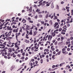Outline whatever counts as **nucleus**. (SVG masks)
Here are the masks:
<instances>
[{
    "label": "nucleus",
    "mask_w": 73,
    "mask_h": 73,
    "mask_svg": "<svg viewBox=\"0 0 73 73\" xmlns=\"http://www.w3.org/2000/svg\"><path fill=\"white\" fill-rule=\"evenodd\" d=\"M52 36L49 35L48 38V40H49V39H52Z\"/></svg>",
    "instance_id": "20e7f679"
},
{
    "label": "nucleus",
    "mask_w": 73,
    "mask_h": 73,
    "mask_svg": "<svg viewBox=\"0 0 73 73\" xmlns=\"http://www.w3.org/2000/svg\"><path fill=\"white\" fill-rule=\"evenodd\" d=\"M60 53H61V52L60 51H59L58 52L57 54H58V55H60Z\"/></svg>",
    "instance_id": "e433bc0d"
},
{
    "label": "nucleus",
    "mask_w": 73,
    "mask_h": 73,
    "mask_svg": "<svg viewBox=\"0 0 73 73\" xmlns=\"http://www.w3.org/2000/svg\"><path fill=\"white\" fill-rule=\"evenodd\" d=\"M65 52H66V51H62V53L63 54H68V52H66V53Z\"/></svg>",
    "instance_id": "423d86ee"
},
{
    "label": "nucleus",
    "mask_w": 73,
    "mask_h": 73,
    "mask_svg": "<svg viewBox=\"0 0 73 73\" xmlns=\"http://www.w3.org/2000/svg\"><path fill=\"white\" fill-rule=\"evenodd\" d=\"M40 11V9H37V10H36V12H39Z\"/></svg>",
    "instance_id": "1a4fd4ad"
},
{
    "label": "nucleus",
    "mask_w": 73,
    "mask_h": 73,
    "mask_svg": "<svg viewBox=\"0 0 73 73\" xmlns=\"http://www.w3.org/2000/svg\"><path fill=\"white\" fill-rule=\"evenodd\" d=\"M20 35V33L19 32L17 35H18V36H19Z\"/></svg>",
    "instance_id": "ea45409f"
},
{
    "label": "nucleus",
    "mask_w": 73,
    "mask_h": 73,
    "mask_svg": "<svg viewBox=\"0 0 73 73\" xmlns=\"http://www.w3.org/2000/svg\"><path fill=\"white\" fill-rule=\"evenodd\" d=\"M51 49H52V50L54 51V50L55 48H52Z\"/></svg>",
    "instance_id": "a18cd8bd"
},
{
    "label": "nucleus",
    "mask_w": 73,
    "mask_h": 73,
    "mask_svg": "<svg viewBox=\"0 0 73 73\" xmlns=\"http://www.w3.org/2000/svg\"><path fill=\"white\" fill-rule=\"evenodd\" d=\"M46 43H49V44H50V41H48L46 42Z\"/></svg>",
    "instance_id": "603ef678"
},
{
    "label": "nucleus",
    "mask_w": 73,
    "mask_h": 73,
    "mask_svg": "<svg viewBox=\"0 0 73 73\" xmlns=\"http://www.w3.org/2000/svg\"><path fill=\"white\" fill-rule=\"evenodd\" d=\"M72 15H73V10H71Z\"/></svg>",
    "instance_id": "4c0bfd02"
},
{
    "label": "nucleus",
    "mask_w": 73,
    "mask_h": 73,
    "mask_svg": "<svg viewBox=\"0 0 73 73\" xmlns=\"http://www.w3.org/2000/svg\"><path fill=\"white\" fill-rule=\"evenodd\" d=\"M10 70H11V71H12V70L13 69L12 68V67H11L10 68Z\"/></svg>",
    "instance_id": "13d9d810"
},
{
    "label": "nucleus",
    "mask_w": 73,
    "mask_h": 73,
    "mask_svg": "<svg viewBox=\"0 0 73 73\" xmlns=\"http://www.w3.org/2000/svg\"><path fill=\"white\" fill-rule=\"evenodd\" d=\"M29 33L30 35H32V32H29Z\"/></svg>",
    "instance_id": "79ce46f5"
},
{
    "label": "nucleus",
    "mask_w": 73,
    "mask_h": 73,
    "mask_svg": "<svg viewBox=\"0 0 73 73\" xmlns=\"http://www.w3.org/2000/svg\"><path fill=\"white\" fill-rule=\"evenodd\" d=\"M49 15V12H48L45 16V18H46V19H47V17H48Z\"/></svg>",
    "instance_id": "7ed1b4c3"
},
{
    "label": "nucleus",
    "mask_w": 73,
    "mask_h": 73,
    "mask_svg": "<svg viewBox=\"0 0 73 73\" xmlns=\"http://www.w3.org/2000/svg\"><path fill=\"white\" fill-rule=\"evenodd\" d=\"M73 37H71V38H70V40H73Z\"/></svg>",
    "instance_id": "774afa93"
},
{
    "label": "nucleus",
    "mask_w": 73,
    "mask_h": 73,
    "mask_svg": "<svg viewBox=\"0 0 73 73\" xmlns=\"http://www.w3.org/2000/svg\"><path fill=\"white\" fill-rule=\"evenodd\" d=\"M0 46L2 47H0V48L1 49H3V48H5V46L4 44H0Z\"/></svg>",
    "instance_id": "f257e3e1"
},
{
    "label": "nucleus",
    "mask_w": 73,
    "mask_h": 73,
    "mask_svg": "<svg viewBox=\"0 0 73 73\" xmlns=\"http://www.w3.org/2000/svg\"><path fill=\"white\" fill-rule=\"evenodd\" d=\"M57 42H56L55 43H54V45H57Z\"/></svg>",
    "instance_id": "bf43d9fd"
},
{
    "label": "nucleus",
    "mask_w": 73,
    "mask_h": 73,
    "mask_svg": "<svg viewBox=\"0 0 73 73\" xmlns=\"http://www.w3.org/2000/svg\"><path fill=\"white\" fill-rule=\"evenodd\" d=\"M19 29L18 28H17L16 30L15 31V32L16 33H17V32L18 31V30Z\"/></svg>",
    "instance_id": "7c9ffc66"
},
{
    "label": "nucleus",
    "mask_w": 73,
    "mask_h": 73,
    "mask_svg": "<svg viewBox=\"0 0 73 73\" xmlns=\"http://www.w3.org/2000/svg\"><path fill=\"white\" fill-rule=\"evenodd\" d=\"M6 42H5L3 43V44H4V45H6Z\"/></svg>",
    "instance_id": "09e8293b"
},
{
    "label": "nucleus",
    "mask_w": 73,
    "mask_h": 73,
    "mask_svg": "<svg viewBox=\"0 0 73 73\" xmlns=\"http://www.w3.org/2000/svg\"><path fill=\"white\" fill-rule=\"evenodd\" d=\"M7 28L8 29V30H10L11 29V27H9V26H8L7 27Z\"/></svg>",
    "instance_id": "4468645a"
},
{
    "label": "nucleus",
    "mask_w": 73,
    "mask_h": 73,
    "mask_svg": "<svg viewBox=\"0 0 73 73\" xmlns=\"http://www.w3.org/2000/svg\"><path fill=\"white\" fill-rule=\"evenodd\" d=\"M65 64V62L62 63L61 64H60L59 65L60 66H62L63 65V64Z\"/></svg>",
    "instance_id": "6e6552de"
},
{
    "label": "nucleus",
    "mask_w": 73,
    "mask_h": 73,
    "mask_svg": "<svg viewBox=\"0 0 73 73\" xmlns=\"http://www.w3.org/2000/svg\"><path fill=\"white\" fill-rule=\"evenodd\" d=\"M58 23H56L54 24L55 25L54 26V27L56 28V26H57V25H58Z\"/></svg>",
    "instance_id": "39448f33"
},
{
    "label": "nucleus",
    "mask_w": 73,
    "mask_h": 73,
    "mask_svg": "<svg viewBox=\"0 0 73 73\" xmlns=\"http://www.w3.org/2000/svg\"><path fill=\"white\" fill-rule=\"evenodd\" d=\"M62 29L61 28H60L59 29V32H61V30H62Z\"/></svg>",
    "instance_id": "c85d7f7f"
},
{
    "label": "nucleus",
    "mask_w": 73,
    "mask_h": 73,
    "mask_svg": "<svg viewBox=\"0 0 73 73\" xmlns=\"http://www.w3.org/2000/svg\"><path fill=\"white\" fill-rule=\"evenodd\" d=\"M17 34H18V33H17L15 34V35L16 36V39H17V36H18L17 35Z\"/></svg>",
    "instance_id": "393cba45"
},
{
    "label": "nucleus",
    "mask_w": 73,
    "mask_h": 73,
    "mask_svg": "<svg viewBox=\"0 0 73 73\" xmlns=\"http://www.w3.org/2000/svg\"><path fill=\"white\" fill-rule=\"evenodd\" d=\"M51 8L52 9L54 8V5H53V3H52L51 4Z\"/></svg>",
    "instance_id": "0eeeda50"
},
{
    "label": "nucleus",
    "mask_w": 73,
    "mask_h": 73,
    "mask_svg": "<svg viewBox=\"0 0 73 73\" xmlns=\"http://www.w3.org/2000/svg\"><path fill=\"white\" fill-rule=\"evenodd\" d=\"M67 28V27H66V25H65L63 27V28Z\"/></svg>",
    "instance_id": "cd10ccee"
},
{
    "label": "nucleus",
    "mask_w": 73,
    "mask_h": 73,
    "mask_svg": "<svg viewBox=\"0 0 73 73\" xmlns=\"http://www.w3.org/2000/svg\"><path fill=\"white\" fill-rule=\"evenodd\" d=\"M10 54H10L9 53H8L7 54V56L8 57H9V56H10Z\"/></svg>",
    "instance_id": "de8ad7c7"
},
{
    "label": "nucleus",
    "mask_w": 73,
    "mask_h": 73,
    "mask_svg": "<svg viewBox=\"0 0 73 73\" xmlns=\"http://www.w3.org/2000/svg\"><path fill=\"white\" fill-rule=\"evenodd\" d=\"M5 36L6 37H8L10 36V35H9V33H8L7 32H6L5 33Z\"/></svg>",
    "instance_id": "f03ea898"
},
{
    "label": "nucleus",
    "mask_w": 73,
    "mask_h": 73,
    "mask_svg": "<svg viewBox=\"0 0 73 73\" xmlns=\"http://www.w3.org/2000/svg\"><path fill=\"white\" fill-rule=\"evenodd\" d=\"M35 61V59H33L31 60V61L33 62Z\"/></svg>",
    "instance_id": "3c124183"
},
{
    "label": "nucleus",
    "mask_w": 73,
    "mask_h": 73,
    "mask_svg": "<svg viewBox=\"0 0 73 73\" xmlns=\"http://www.w3.org/2000/svg\"><path fill=\"white\" fill-rule=\"evenodd\" d=\"M54 16V17L55 18H54V20H56V19H57V16Z\"/></svg>",
    "instance_id": "5701e85b"
},
{
    "label": "nucleus",
    "mask_w": 73,
    "mask_h": 73,
    "mask_svg": "<svg viewBox=\"0 0 73 73\" xmlns=\"http://www.w3.org/2000/svg\"><path fill=\"white\" fill-rule=\"evenodd\" d=\"M25 21V19H22V23H23V21Z\"/></svg>",
    "instance_id": "473e14b6"
},
{
    "label": "nucleus",
    "mask_w": 73,
    "mask_h": 73,
    "mask_svg": "<svg viewBox=\"0 0 73 73\" xmlns=\"http://www.w3.org/2000/svg\"><path fill=\"white\" fill-rule=\"evenodd\" d=\"M11 67L13 68V69H14L15 68V66H12Z\"/></svg>",
    "instance_id": "0e129e2a"
},
{
    "label": "nucleus",
    "mask_w": 73,
    "mask_h": 73,
    "mask_svg": "<svg viewBox=\"0 0 73 73\" xmlns=\"http://www.w3.org/2000/svg\"><path fill=\"white\" fill-rule=\"evenodd\" d=\"M12 45L10 46V47H13V46H14V45H13V44H15V43H12Z\"/></svg>",
    "instance_id": "6ab92c4d"
},
{
    "label": "nucleus",
    "mask_w": 73,
    "mask_h": 73,
    "mask_svg": "<svg viewBox=\"0 0 73 73\" xmlns=\"http://www.w3.org/2000/svg\"><path fill=\"white\" fill-rule=\"evenodd\" d=\"M43 60L42 59H41L40 60V63L41 64H42V63L43 62Z\"/></svg>",
    "instance_id": "a878e982"
},
{
    "label": "nucleus",
    "mask_w": 73,
    "mask_h": 73,
    "mask_svg": "<svg viewBox=\"0 0 73 73\" xmlns=\"http://www.w3.org/2000/svg\"><path fill=\"white\" fill-rule=\"evenodd\" d=\"M2 36L3 37H5V35L3 34L2 35H1L0 36V38H1Z\"/></svg>",
    "instance_id": "9d476101"
},
{
    "label": "nucleus",
    "mask_w": 73,
    "mask_h": 73,
    "mask_svg": "<svg viewBox=\"0 0 73 73\" xmlns=\"http://www.w3.org/2000/svg\"><path fill=\"white\" fill-rule=\"evenodd\" d=\"M35 19H37V15H36L35 16Z\"/></svg>",
    "instance_id": "680f3d73"
},
{
    "label": "nucleus",
    "mask_w": 73,
    "mask_h": 73,
    "mask_svg": "<svg viewBox=\"0 0 73 73\" xmlns=\"http://www.w3.org/2000/svg\"><path fill=\"white\" fill-rule=\"evenodd\" d=\"M40 69H39V70H38L35 73H37L38 72L40 71Z\"/></svg>",
    "instance_id": "2f4dec72"
},
{
    "label": "nucleus",
    "mask_w": 73,
    "mask_h": 73,
    "mask_svg": "<svg viewBox=\"0 0 73 73\" xmlns=\"http://www.w3.org/2000/svg\"><path fill=\"white\" fill-rule=\"evenodd\" d=\"M67 50H68V51H70V48H67Z\"/></svg>",
    "instance_id": "49530a36"
},
{
    "label": "nucleus",
    "mask_w": 73,
    "mask_h": 73,
    "mask_svg": "<svg viewBox=\"0 0 73 73\" xmlns=\"http://www.w3.org/2000/svg\"><path fill=\"white\" fill-rule=\"evenodd\" d=\"M71 21H70V23H72L73 22L72 19L71 18Z\"/></svg>",
    "instance_id": "c9c22d12"
},
{
    "label": "nucleus",
    "mask_w": 73,
    "mask_h": 73,
    "mask_svg": "<svg viewBox=\"0 0 73 73\" xmlns=\"http://www.w3.org/2000/svg\"><path fill=\"white\" fill-rule=\"evenodd\" d=\"M56 9H58H58H59V6H58V5H56Z\"/></svg>",
    "instance_id": "ddd939ff"
},
{
    "label": "nucleus",
    "mask_w": 73,
    "mask_h": 73,
    "mask_svg": "<svg viewBox=\"0 0 73 73\" xmlns=\"http://www.w3.org/2000/svg\"><path fill=\"white\" fill-rule=\"evenodd\" d=\"M66 68H68V69H70V66H67Z\"/></svg>",
    "instance_id": "a211bd4d"
},
{
    "label": "nucleus",
    "mask_w": 73,
    "mask_h": 73,
    "mask_svg": "<svg viewBox=\"0 0 73 73\" xmlns=\"http://www.w3.org/2000/svg\"><path fill=\"white\" fill-rule=\"evenodd\" d=\"M61 34H63V35H65V33H64L63 32H62L61 33Z\"/></svg>",
    "instance_id": "8fccbe9b"
},
{
    "label": "nucleus",
    "mask_w": 73,
    "mask_h": 73,
    "mask_svg": "<svg viewBox=\"0 0 73 73\" xmlns=\"http://www.w3.org/2000/svg\"><path fill=\"white\" fill-rule=\"evenodd\" d=\"M19 32H21V33L22 32V29L21 28V29L19 31Z\"/></svg>",
    "instance_id": "a19ab883"
},
{
    "label": "nucleus",
    "mask_w": 73,
    "mask_h": 73,
    "mask_svg": "<svg viewBox=\"0 0 73 73\" xmlns=\"http://www.w3.org/2000/svg\"><path fill=\"white\" fill-rule=\"evenodd\" d=\"M55 42H56V40H54L52 41L53 43H54Z\"/></svg>",
    "instance_id": "37998d69"
},
{
    "label": "nucleus",
    "mask_w": 73,
    "mask_h": 73,
    "mask_svg": "<svg viewBox=\"0 0 73 73\" xmlns=\"http://www.w3.org/2000/svg\"><path fill=\"white\" fill-rule=\"evenodd\" d=\"M9 51L10 52H12V49H11V48H9Z\"/></svg>",
    "instance_id": "aec40b11"
},
{
    "label": "nucleus",
    "mask_w": 73,
    "mask_h": 73,
    "mask_svg": "<svg viewBox=\"0 0 73 73\" xmlns=\"http://www.w3.org/2000/svg\"><path fill=\"white\" fill-rule=\"evenodd\" d=\"M33 7L35 8V9H37V5H33Z\"/></svg>",
    "instance_id": "f8f14e48"
},
{
    "label": "nucleus",
    "mask_w": 73,
    "mask_h": 73,
    "mask_svg": "<svg viewBox=\"0 0 73 73\" xmlns=\"http://www.w3.org/2000/svg\"><path fill=\"white\" fill-rule=\"evenodd\" d=\"M53 37H54L55 35H56V34L55 33H52Z\"/></svg>",
    "instance_id": "b1692460"
},
{
    "label": "nucleus",
    "mask_w": 73,
    "mask_h": 73,
    "mask_svg": "<svg viewBox=\"0 0 73 73\" xmlns=\"http://www.w3.org/2000/svg\"><path fill=\"white\" fill-rule=\"evenodd\" d=\"M50 3L47 4L46 5V7H48L49 5H50Z\"/></svg>",
    "instance_id": "412c9836"
},
{
    "label": "nucleus",
    "mask_w": 73,
    "mask_h": 73,
    "mask_svg": "<svg viewBox=\"0 0 73 73\" xmlns=\"http://www.w3.org/2000/svg\"><path fill=\"white\" fill-rule=\"evenodd\" d=\"M38 65H39L38 64H35L33 66L34 68H35V66H38Z\"/></svg>",
    "instance_id": "f3484780"
},
{
    "label": "nucleus",
    "mask_w": 73,
    "mask_h": 73,
    "mask_svg": "<svg viewBox=\"0 0 73 73\" xmlns=\"http://www.w3.org/2000/svg\"><path fill=\"white\" fill-rule=\"evenodd\" d=\"M4 64V62L3 61H1V64L2 65H3Z\"/></svg>",
    "instance_id": "bb28decb"
},
{
    "label": "nucleus",
    "mask_w": 73,
    "mask_h": 73,
    "mask_svg": "<svg viewBox=\"0 0 73 73\" xmlns=\"http://www.w3.org/2000/svg\"><path fill=\"white\" fill-rule=\"evenodd\" d=\"M21 59H22V60H24V57L23 56H22L21 58Z\"/></svg>",
    "instance_id": "052dcab7"
},
{
    "label": "nucleus",
    "mask_w": 73,
    "mask_h": 73,
    "mask_svg": "<svg viewBox=\"0 0 73 73\" xmlns=\"http://www.w3.org/2000/svg\"><path fill=\"white\" fill-rule=\"evenodd\" d=\"M39 16L40 17H42V15H41L40 14V15H39Z\"/></svg>",
    "instance_id": "e2e57ef3"
},
{
    "label": "nucleus",
    "mask_w": 73,
    "mask_h": 73,
    "mask_svg": "<svg viewBox=\"0 0 73 73\" xmlns=\"http://www.w3.org/2000/svg\"><path fill=\"white\" fill-rule=\"evenodd\" d=\"M45 1H44L43 2V4H42V7H43V6H44V5H45Z\"/></svg>",
    "instance_id": "9b49d317"
},
{
    "label": "nucleus",
    "mask_w": 73,
    "mask_h": 73,
    "mask_svg": "<svg viewBox=\"0 0 73 73\" xmlns=\"http://www.w3.org/2000/svg\"><path fill=\"white\" fill-rule=\"evenodd\" d=\"M2 50L3 52H6V51H7V50L5 49V48H4Z\"/></svg>",
    "instance_id": "2eb2a0df"
},
{
    "label": "nucleus",
    "mask_w": 73,
    "mask_h": 73,
    "mask_svg": "<svg viewBox=\"0 0 73 73\" xmlns=\"http://www.w3.org/2000/svg\"><path fill=\"white\" fill-rule=\"evenodd\" d=\"M59 28V25H58L55 28V29H58Z\"/></svg>",
    "instance_id": "c756f323"
},
{
    "label": "nucleus",
    "mask_w": 73,
    "mask_h": 73,
    "mask_svg": "<svg viewBox=\"0 0 73 73\" xmlns=\"http://www.w3.org/2000/svg\"><path fill=\"white\" fill-rule=\"evenodd\" d=\"M71 44H72V45H73V40H72L71 42Z\"/></svg>",
    "instance_id": "338daca9"
},
{
    "label": "nucleus",
    "mask_w": 73,
    "mask_h": 73,
    "mask_svg": "<svg viewBox=\"0 0 73 73\" xmlns=\"http://www.w3.org/2000/svg\"><path fill=\"white\" fill-rule=\"evenodd\" d=\"M17 56H18V57H21V56L20 55V54H18Z\"/></svg>",
    "instance_id": "58836bf2"
},
{
    "label": "nucleus",
    "mask_w": 73,
    "mask_h": 73,
    "mask_svg": "<svg viewBox=\"0 0 73 73\" xmlns=\"http://www.w3.org/2000/svg\"><path fill=\"white\" fill-rule=\"evenodd\" d=\"M22 55H23V56H25V52H23L22 53Z\"/></svg>",
    "instance_id": "5fc2aeb1"
},
{
    "label": "nucleus",
    "mask_w": 73,
    "mask_h": 73,
    "mask_svg": "<svg viewBox=\"0 0 73 73\" xmlns=\"http://www.w3.org/2000/svg\"><path fill=\"white\" fill-rule=\"evenodd\" d=\"M29 11H32V7H30V9H29Z\"/></svg>",
    "instance_id": "dca6fc26"
},
{
    "label": "nucleus",
    "mask_w": 73,
    "mask_h": 73,
    "mask_svg": "<svg viewBox=\"0 0 73 73\" xmlns=\"http://www.w3.org/2000/svg\"><path fill=\"white\" fill-rule=\"evenodd\" d=\"M65 50H66V49H65V48H63L62 50V52L65 51Z\"/></svg>",
    "instance_id": "4be33fe9"
},
{
    "label": "nucleus",
    "mask_w": 73,
    "mask_h": 73,
    "mask_svg": "<svg viewBox=\"0 0 73 73\" xmlns=\"http://www.w3.org/2000/svg\"><path fill=\"white\" fill-rule=\"evenodd\" d=\"M15 19V17H13L12 18L11 20H14Z\"/></svg>",
    "instance_id": "6e6d98bb"
},
{
    "label": "nucleus",
    "mask_w": 73,
    "mask_h": 73,
    "mask_svg": "<svg viewBox=\"0 0 73 73\" xmlns=\"http://www.w3.org/2000/svg\"><path fill=\"white\" fill-rule=\"evenodd\" d=\"M58 66H59V64H57L55 66L56 68H57V67H58Z\"/></svg>",
    "instance_id": "72a5a7b5"
},
{
    "label": "nucleus",
    "mask_w": 73,
    "mask_h": 73,
    "mask_svg": "<svg viewBox=\"0 0 73 73\" xmlns=\"http://www.w3.org/2000/svg\"><path fill=\"white\" fill-rule=\"evenodd\" d=\"M41 24H44V22L41 21Z\"/></svg>",
    "instance_id": "69168bd1"
},
{
    "label": "nucleus",
    "mask_w": 73,
    "mask_h": 73,
    "mask_svg": "<svg viewBox=\"0 0 73 73\" xmlns=\"http://www.w3.org/2000/svg\"><path fill=\"white\" fill-rule=\"evenodd\" d=\"M29 23H33V21H31V20H30Z\"/></svg>",
    "instance_id": "f704fd0d"
},
{
    "label": "nucleus",
    "mask_w": 73,
    "mask_h": 73,
    "mask_svg": "<svg viewBox=\"0 0 73 73\" xmlns=\"http://www.w3.org/2000/svg\"><path fill=\"white\" fill-rule=\"evenodd\" d=\"M46 52H49V49H46Z\"/></svg>",
    "instance_id": "c03bdc74"
},
{
    "label": "nucleus",
    "mask_w": 73,
    "mask_h": 73,
    "mask_svg": "<svg viewBox=\"0 0 73 73\" xmlns=\"http://www.w3.org/2000/svg\"><path fill=\"white\" fill-rule=\"evenodd\" d=\"M55 68V65H53L52 66V68Z\"/></svg>",
    "instance_id": "4d7b16f0"
},
{
    "label": "nucleus",
    "mask_w": 73,
    "mask_h": 73,
    "mask_svg": "<svg viewBox=\"0 0 73 73\" xmlns=\"http://www.w3.org/2000/svg\"><path fill=\"white\" fill-rule=\"evenodd\" d=\"M60 38H58V39H57V40L58 41H60Z\"/></svg>",
    "instance_id": "864d4df0"
}]
</instances>
